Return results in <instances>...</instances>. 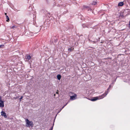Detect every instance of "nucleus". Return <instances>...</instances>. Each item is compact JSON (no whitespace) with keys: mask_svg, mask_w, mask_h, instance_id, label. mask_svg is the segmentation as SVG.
I'll list each match as a JSON object with an SVG mask.
<instances>
[{"mask_svg":"<svg viewBox=\"0 0 130 130\" xmlns=\"http://www.w3.org/2000/svg\"><path fill=\"white\" fill-rule=\"evenodd\" d=\"M26 126L27 127H30V126L32 127L33 126V124L32 121H30L28 119H26Z\"/></svg>","mask_w":130,"mask_h":130,"instance_id":"1","label":"nucleus"},{"mask_svg":"<svg viewBox=\"0 0 130 130\" xmlns=\"http://www.w3.org/2000/svg\"><path fill=\"white\" fill-rule=\"evenodd\" d=\"M90 9L91 10V9Z\"/></svg>","mask_w":130,"mask_h":130,"instance_id":"24","label":"nucleus"},{"mask_svg":"<svg viewBox=\"0 0 130 130\" xmlns=\"http://www.w3.org/2000/svg\"><path fill=\"white\" fill-rule=\"evenodd\" d=\"M1 115L4 116L5 118H6L7 117V116L6 115V114L4 111H2L1 112Z\"/></svg>","mask_w":130,"mask_h":130,"instance_id":"3","label":"nucleus"},{"mask_svg":"<svg viewBox=\"0 0 130 130\" xmlns=\"http://www.w3.org/2000/svg\"><path fill=\"white\" fill-rule=\"evenodd\" d=\"M6 18L7 19V20H6V21L7 22H8L9 20V18L7 15H6Z\"/></svg>","mask_w":130,"mask_h":130,"instance_id":"11","label":"nucleus"},{"mask_svg":"<svg viewBox=\"0 0 130 130\" xmlns=\"http://www.w3.org/2000/svg\"><path fill=\"white\" fill-rule=\"evenodd\" d=\"M124 5V3L123 2H120L118 4V6H122Z\"/></svg>","mask_w":130,"mask_h":130,"instance_id":"7","label":"nucleus"},{"mask_svg":"<svg viewBox=\"0 0 130 130\" xmlns=\"http://www.w3.org/2000/svg\"><path fill=\"white\" fill-rule=\"evenodd\" d=\"M26 58L28 60H29L31 58V57L29 55H27L26 56Z\"/></svg>","mask_w":130,"mask_h":130,"instance_id":"8","label":"nucleus"},{"mask_svg":"<svg viewBox=\"0 0 130 130\" xmlns=\"http://www.w3.org/2000/svg\"><path fill=\"white\" fill-rule=\"evenodd\" d=\"M57 77L58 80H60L61 78V75L59 74L57 76Z\"/></svg>","mask_w":130,"mask_h":130,"instance_id":"9","label":"nucleus"},{"mask_svg":"<svg viewBox=\"0 0 130 130\" xmlns=\"http://www.w3.org/2000/svg\"><path fill=\"white\" fill-rule=\"evenodd\" d=\"M56 93L58 94V92H56Z\"/></svg>","mask_w":130,"mask_h":130,"instance_id":"20","label":"nucleus"},{"mask_svg":"<svg viewBox=\"0 0 130 130\" xmlns=\"http://www.w3.org/2000/svg\"><path fill=\"white\" fill-rule=\"evenodd\" d=\"M23 98V96H21V98L20 99V101H21V100L22 99V98Z\"/></svg>","mask_w":130,"mask_h":130,"instance_id":"17","label":"nucleus"},{"mask_svg":"<svg viewBox=\"0 0 130 130\" xmlns=\"http://www.w3.org/2000/svg\"><path fill=\"white\" fill-rule=\"evenodd\" d=\"M77 96L76 94H74L73 96H70V99L72 100H73L75 99V97Z\"/></svg>","mask_w":130,"mask_h":130,"instance_id":"4","label":"nucleus"},{"mask_svg":"<svg viewBox=\"0 0 130 130\" xmlns=\"http://www.w3.org/2000/svg\"><path fill=\"white\" fill-rule=\"evenodd\" d=\"M112 86H113V84L112 83L109 85V88H111Z\"/></svg>","mask_w":130,"mask_h":130,"instance_id":"12","label":"nucleus"},{"mask_svg":"<svg viewBox=\"0 0 130 130\" xmlns=\"http://www.w3.org/2000/svg\"><path fill=\"white\" fill-rule=\"evenodd\" d=\"M4 45H0V48L2 47H3L4 46Z\"/></svg>","mask_w":130,"mask_h":130,"instance_id":"15","label":"nucleus"},{"mask_svg":"<svg viewBox=\"0 0 130 130\" xmlns=\"http://www.w3.org/2000/svg\"><path fill=\"white\" fill-rule=\"evenodd\" d=\"M104 94H103L102 95L99 96L98 97H96L93 98L91 99L90 100L92 101H96L98 99H99L103 98L104 97Z\"/></svg>","mask_w":130,"mask_h":130,"instance_id":"2","label":"nucleus"},{"mask_svg":"<svg viewBox=\"0 0 130 130\" xmlns=\"http://www.w3.org/2000/svg\"><path fill=\"white\" fill-rule=\"evenodd\" d=\"M74 49L73 48H70L68 49V51L70 52H71L72 50H73Z\"/></svg>","mask_w":130,"mask_h":130,"instance_id":"10","label":"nucleus"},{"mask_svg":"<svg viewBox=\"0 0 130 130\" xmlns=\"http://www.w3.org/2000/svg\"><path fill=\"white\" fill-rule=\"evenodd\" d=\"M54 95L55 96V94H54Z\"/></svg>","mask_w":130,"mask_h":130,"instance_id":"26","label":"nucleus"},{"mask_svg":"<svg viewBox=\"0 0 130 130\" xmlns=\"http://www.w3.org/2000/svg\"><path fill=\"white\" fill-rule=\"evenodd\" d=\"M53 128V126L51 127V128L50 130H52Z\"/></svg>","mask_w":130,"mask_h":130,"instance_id":"19","label":"nucleus"},{"mask_svg":"<svg viewBox=\"0 0 130 130\" xmlns=\"http://www.w3.org/2000/svg\"><path fill=\"white\" fill-rule=\"evenodd\" d=\"M96 2H93L92 3V5H95L96 4Z\"/></svg>","mask_w":130,"mask_h":130,"instance_id":"14","label":"nucleus"},{"mask_svg":"<svg viewBox=\"0 0 130 130\" xmlns=\"http://www.w3.org/2000/svg\"><path fill=\"white\" fill-rule=\"evenodd\" d=\"M66 105H64L63 107H62V108L60 110V111L62 110V109Z\"/></svg>","mask_w":130,"mask_h":130,"instance_id":"18","label":"nucleus"},{"mask_svg":"<svg viewBox=\"0 0 130 130\" xmlns=\"http://www.w3.org/2000/svg\"><path fill=\"white\" fill-rule=\"evenodd\" d=\"M16 27V26H14H14H12L11 27H10V28H11L13 29V28H15V27Z\"/></svg>","mask_w":130,"mask_h":130,"instance_id":"13","label":"nucleus"},{"mask_svg":"<svg viewBox=\"0 0 130 130\" xmlns=\"http://www.w3.org/2000/svg\"><path fill=\"white\" fill-rule=\"evenodd\" d=\"M129 25H130V21L129 22Z\"/></svg>","mask_w":130,"mask_h":130,"instance_id":"21","label":"nucleus"},{"mask_svg":"<svg viewBox=\"0 0 130 130\" xmlns=\"http://www.w3.org/2000/svg\"><path fill=\"white\" fill-rule=\"evenodd\" d=\"M5 14L6 15L7 14V13H5Z\"/></svg>","mask_w":130,"mask_h":130,"instance_id":"22","label":"nucleus"},{"mask_svg":"<svg viewBox=\"0 0 130 130\" xmlns=\"http://www.w3.org/2000/svg\"><path fill=\"white\" fill-rule=\"evenodd\" d=\"M109 88L107 89V91H106L105 93L104 94V96H105L107 94H108V92L109 91Z\"/></svg>","mask_w":130,"mask_h":130,"instance_id":"6","label":"nucleus"},{"mask_svg":"<svg viewBox=\"0 0 130 130\" xmlns=\"http://www.w3.org/2000/svg\"><path fill=\"white\" fill-rule=\"evenodd\" d=\"M1 97L0 96V99H1Z\"/></svg>","mask_w":130,"mask_h":130,"instance_id":"25","label":"nucleus"},{"mask_svg":"<svg viewBox=\"0 0 130 130\" xmlns=\"http://www.w3.org/2000/svg\"><path fill=\"white\" fill-rule=\"evenodd\" d=\"M4 106V102L2 101H0V107H3Z\"/></svg>","mask_w":130,"mask_h":130,"instance_id":"5","label":"nucleus"},{"mask_svg":"<svg viewBox=\"0 0 130 130\" xmlns=\"http://www.w3.org/2000/svg\"><path fill=\"white\" fill-rule=\"evenodd\" d=\"M94 43H95V41H94Z\"/></svg>","mask_w":130,"mask_h":130,"instance_id":"23","label":"nucleus"},{"mask_svg":"<svg viewBox=\"0 0 130 130\" xmlns=\"http://www.w3.org/2000/svg\"><path fill=\"white\" fill-rule=\"evenodd\" d=\"M82 26L83 27H85L86 26L85 24H83Z\"/></svg>","mask_w":130,"mask_h":130,"instance_id":"16","label":"nucleus"}]
</instances>
